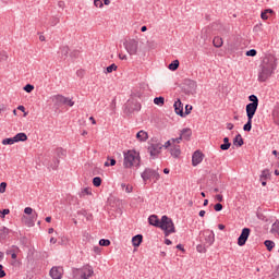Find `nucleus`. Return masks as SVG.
I'll return each instance as SVG.
<instances>
[{"label":"nucleus","mask_w":279,"mask_h":279,"mask_svg":"<svg viewBox=\"0 0 279 279\" xmlns=\"http://www.w3.org/2000/svg\"><path fill=\"white\" fill-rule=\"evenodd\" d=\"M175 248L180 250L181 252H184V246L182 244H178Z\"/></svg>","instance_id":"774afa93"},{"label":"nucleus","mask_w":279,"mask_h":279,"mask_svg":"<svg viewBox=\"0 0 279 279\" xmlns=\"http://www.w3.org/2000/svg\"><path fill=\"white\" fill-rule=\"evenodd\" d=\"M233 145L235 147H243V145H245V142L243 141L241 134L235 135V137L233 138Z\"/></svg>","instance_id":"393cba45"},{"label":"nucleus","mask_w":279,"mask_h":279,"mask_svg":"<svg viewBox=\"0 0 279 279\" xmlns=\"http://www.w3.org/2000/svg\"><path fill=\"white\" fill-rule=\"evenodd\" d=\"M248 102L250 105H253V106H258V96L256 95H251L248 96Z\"/></svg>","instance_id":"f704fd0d"},{"label":"nucleus","mask_w":279,"mask_h":279,"mask_svg":"<svg viewBox=\"0 0 279 279\" xmlns=\"http://www.w3.org/2000/svg\"><path fill=\"white\" fill-rule=\"evenodd\" d=\"M24 213H25V215H33L34 209H33L32 207H26V208L24 209Z\"/></svg>","instance_id":"13d9d810"},{"label":"nucleus","mask_w":279,"mask_h":279,"mask_svg":"<svg viewBox=\"0 0 279 279\" xmlns=\"http://www.w3.org/2000/svg\"><path fill=\"white\" fill-rule=\"evenodd\" d=\"M58 8H61V10H64V1H59Z\"/></svg>","instance_id":"69168bd1"},{"label":"nucleus","mask_w":279,"mask_h":279,"mask_svg":"<svg viewBox=\"0 0 279 279\" xmlns=\"http://www.w3.org/2000/svg\"><path fill=\"white\" fill-rule=\"evenodd\" d=\"M117 64L112 63L111 65L107 66L106 71L107 73H112V71H117Z\"/></svg>","instance_id":"de8ad7c7"},{"label":"nucleus","mask_w":279,"mask_h":279,"mask_svg":"<svg viewBox=\"0 0 279 279\" xmlns=\"http://www.w3.org/2000/svg\"><path fill=\"white\" fill-rule=\"evenodd\" d=\"M77 215H82V217H86L88 215V211H86L85 209H81L77 211Z\"/></svg>","instance_id":"052dcab7"},{"label":"nucleus","mask_w":279,"mask_h":279,"mask_svg":"<svg viewBox=\"0 0 279 279\" xmlns=\"http://www.w3.org/2000/svg\"><path fill=\"white\" fill-rule=\"evenodd\" d=\"M94 252H95V254H101V247H99V246H94Z\"/></svg>","instance_id":"680f3d73"},{"label":"nucleus","mask_w":279,"mask_h":279,"mask_svg":"<svg viewBox=\"0 0 279 279\" xmlns=\"http://www.w3.org/2000/svg\"><path fill=\"white\" fill-rule=\"evenodd\" d=\"M57 158H64L66 156V150L63 148H57L56 149Z\"/></svg>","instance_id":"4c0bfd02"},{"label":"nucleus","mask_w":279,"mask_h":279,"mask_svg":"<svg viewBox=\"0 0 279 279\" xmlns=\"http://www.w3.org/2000/svg\"><path fill=\"white\" fill-rule=\"evenodd\" d=\"M183 90L185 95H193L195 90H197V82L191 80V78H185L183 81Z\"/></svg>","instance_id":"6e6552de"},{"label":"nucleus","mask_w":279,"mask_h":279,"mask_svg":"<svg viewBox=\"0 0 279 279\" xmlns=\"http://www.w3.org/2000/svg\"><path fill=\"white\" fill-rule=\"evenodd\" d=\"M154 104L156 106H165V97L159 96L154 98Z\"/></svg>","instance_id":"72a5a7b5"},{"label":"nucleus","mask_w":279,"mask_h":279,"mask_svg":"<svg viewBox=\"0 0 279 279\" xmlns=\"http://www.w3.org/2000/svg\"><path fill=\"white\" fill-rule=\"evenodd\" d=\"M82 275L81 278L82 279H88L93 276V274H95V271L93 270V266L90 265H85L82 269Z\"/></svg>","instance_id":"f8f14e48"},{"label":"nucleus","mask_w":279,"mask_h":279,"mask_svg":"<svg viewBox=\"0 0 279 279\" xmlns=\"http://www.w3.org/2000/svg\"><path fill=\"white\" fill-rule=\"evenodd\" d=\"M124 49H126L130 56H136L138 53V40L129 39L123 43Z\"/></svg>","instance_id":"423d86ee"},{"label":"nucleus","mask_w":279,"mask_h":279,"mask_svg":"<svg viewBox=\"0 0 279 279\" xmlns=\"http://www.w3.org/2000/svg\"><path fill=\"white\" fill-rule=\"evenodd\" d=\"M180 68V61L179 60H174L172 61L169 65L168 69L170 71H178V69Z\"/></svg>","instance_id":"c756f323"},{"label":"nucleus","mask_w":279,"mask_h":279,"mask_svg":"<svg viewBox=\"0 0 279 279\" xmlns=\"http://www.w3.org/2000/svg\"><path fill=\"white\" fill-rule=\"evenodd\" d=\"M213 43H214V47H216L217 49H219L220 47H223V39L219 36L215 37Z\"/></svg>","instance_id":"c85d7f7f"},{"label":"nucleus","mask_w":279,"mask_h":279,"mask_svg":"<svg viewBox=\"0 0 279 279\" xmlns=\"http://www.w3.org/2000/svg\"><path fill=\"white\" fill-rule=\"evenodd\" d=\"M196 250H197V252H206V245H202V244H198L197 246H196Z\"/></svg>","instance_id":"4d7b16f0"},{"label":"nucleus","mask_w":279,"mask_h":279,"mask_svg":"<svg viewBox=\"0 0 279 279\" xmlns=\"http://www.w3.org/2000/svg\"><path fill=\"white\" fill-rule=\"evenodd\" d=\"M125 110H128L130 114H132V112H138L141 110V102L137 100H131L126 104Z\"/></svg>","instance_id":"9d476101"},{"label":"nucleus","mask_w":279,"mask_h":279,"mask_svg":"<svg viewBox=\"0 0 279 279\" xmlns=\"http://www.w3.org/2000/svg\"><path fill=\"white\" fill-rule=\"evenodd\" d=\"M51 169H53V170H56V169H58V167H60V159H58V157H56L54 159H53V163H51Z\"/></svg>","instance_id":"37998d69"},{"label":"nucleus","mask_w":279,"mask_h":279,"mask_svg":"<svg viewBox=\"0 0 279 279\" xmlns=\"http://www.w3.org/2000/svg\"><path fill=\"white\" fill-rule=\"evenodd\" d=\"M181 138L184 141H191V136H193V131L189 128L183 129L180 134Z\"/></svg>","instance_id":"6ab92c4d"},{"label":"nucleus","mask_w":279,"mask_h":279,"mask_svg":"<svg viewBox=\"0 0 279 279\" xmlns=\"http://www.w3.org/2000/svg\"><path fill=\"white\" fill-rule=\"evenodd\" d=\"M256 110H258V105H246V117L247 119H254L256 114Z\"/></svg>","instance_id":"2eb2a0df"},{"label":"nucleus","mask_w":279,"mask_h":279,"mask_svg":"<svg viewBox=\"0 0 279 279\" xmlns=\"http://www.w3.org/2000/svg\"><path fill=\"white\" fill-rule=\"evenodd\" d=\"M58 23H60V17H59V16H52V17L50 19V25H51L52 27H56V25H58Z\"/></svg>","instance_id":"ea45409f"},{"label":"nucleus","mask_w":279,"mask_h":279,"mask_svg":"<svg viewBox=\"0 0 279 279\" xmlns=\"http://www.w3.org/2000/svg\"><path fill=\"white\" fill-rule=\"evenodd\" d=\"M108 161L105 162V167H114L117 165V159L112 157L107 158Z\"/></svg>","instance_id":"c9c22d12"},{"label":"nucleus","mask_w":279,"mask_h":279,"mask_svg":"<svg viewBox=\"0 0 279 279\" xmlns=\"http://www.w3.org/2000/svg\"><path fill=\"white\" fill-rule=\"evenodd\" d=\"M69 51H70L69 46H61V47L59 48V51H58L59 58H60L61 60H66V58H69Z\"/></svg>","instance_id":"f3484780"},{"label":"nucleus","mask_w":279,"mask_h":279,"mask_svg":"<svg viewBox=\"0 0 279 279\" xmlns=\"http://www.w3.org/2000/svg\"><path fill=\"white\" fill-rule=\"evenodd\" d=\"M136 138L141 143H145V141H147V138H149V134H147V132H145L144 130H141L137 132Z\"/></svg>","instance_id":"5701e85b"},{"label":"nucleus","mask_w":279,"mask_h":279,"mask_svg":"<svg viewBox=\"0 0 279 279\" xmlns=\"http://www.w3.org/2000/svg\"><path fill=\"white\" fill-rule=\"evenodd\" d=\"M173 106L175 114H179V117H184V105L182 104V100L178 99Z\"/></svg>","instance_id":"dca6fc26"},{"label":"nucleus","mask_w":279,"mask_h":279,"mask_svg":"<svg viewBox=\"0 0 279 279\" xmlns=\"http://www.w3.org/2000/svg\"><path fill=\"white\" fill-rule=\"evenodd\" d=\"M256 53H258V51H256V49H251V50L246 51L245 56L254 58V57H256Z\"/></svg>","instance_id":"49530a36"},{"label":"nucleus","mask_w":279,"mask_h":279,"mask_svg":"<svg viewBox=\"0 0 279 279\" xmlns=\"http://www.w3.org/2000/svg\"><path fill=\"white\" fill-rule=\"evenodd\" d=\"M51 101L53 102V107L57 110L58 108H62V106H69L70 108H73V106H75V101L60 94L52 96Z\"/></svg>","instance_id":"20e7f679"},{"label":"nucleus","mask_w":279,"mask_h":279,"mask_svg":"<svg viewBox=\"0 0 279 279\" xmlns=\"http://www.w3.org/2000/svg\"><path fill=\"white\" fill-rule=\"evenodd\" d=\"M170 154L173 156V158H180V154H182V150H180V145H174L170 148Z\"/></svg>","instance_id":"b1692460"},{"label":"nucleus","mask_w":279,"mask_h":279,"mask_svg":"<svg viewBox=\"0 0 279 279\" xmlns=\"http://www.w3.org/2000/svg\"><path fill=\"white\" fill-rule=\"evenodd\" d=\"M70 58L72 60H77V58H80V50H73L72 52H70Z\"/></svg>","instance_id":"79ce46f5"},{"label":"nucleus","mask_w":279,"mask_h":279,"mask_svg":"<svg viewBox=\"0 0 279 279\" xmlns=\"http://www.w3.org/2000/svg\"><path fill=\"white\" fill-rule=\"evenodd\" d=\"M265 247L267 248L268 252H271V250H274V247H276V243L271 240H266L264 242Z\"/></svg>","instance_id":"7c9ffc66"},{"label":"nucleus","mask_w":279,"mask_h":279,"mask_svg":"<svg viewBox=\"0 0 279 279\" xmlns=\"http://www.w3.org/2000/svg\"><path fill=\"white\" fill-rule=\"evenodd\" d=\"M244 132H252V118H247V122L243 126Z\"/></svg>","instance_id":"473e14b6"},{"label":"nucleus","mask_w":279,"mask_h":279,"mask_svg":"<svg viewBox=\"0 0 279 279\" xmlns=\"http://www.w3.org/2000/svg\"><path fill=\"white\" fill-rule=\"evenodd\" d=\"M160 230H163L165 236H169V234H175V225L173 220L168 216H162L159 225Z\"/></svg>","instance_id":"7ed1b4c3"},{"label":"nucleus","mask_w":279,"mask_h":279,"mask_svg":"<svg viewBox=\"0 0 279 279\" xmlns=\"http://www.w3.org/2000/svg\"><path fill=\"white\" fill-rule=\"evenodd\" d=\"M214 209L216 210V213H221V210H223V205L221 203H217L214 206Z\"/></svg>","instance_id":"09e8293b"},{"label":"nucleus","mask_w":279,"mask_h":279,"mask_svg":"<svg viewBox=\"0 0 279 279\" xmlns=\"http://www.w3.org/2000/svg\"><path fill=\"white\" fill-rule=\"evenodd\" d=\"M160 221L161 219H159L156 215H150L148 217V223L149 226H154V228H160Z\"/></svg>","instance_id":"a211bd4d"},{"label":"nucleus","mask_w":279,"mask_h":279,"mask_svg":"<svg viewBox=\"0 0 279 279\" xmlns=\"http://www.w3.org/2000/svg\"><path fill=\"white\" fill-rule=\"evenodd\" d=\"M13 137L15 138V143H25V141H27V134L25 133H17Z\"/></svg>","instance_id":"bb28decb"},{"label":"nucleus","mask_w":279,"mask_h":279,"mask_svg":"<svg viewBox=\"0 0 279 279\" xmlns=\"http://www.w3.org/2000/svg\"><path fill=\"white\" fill-rule=\"evenodd\" d=\"M83 195H93V192H90V189L89 187H85L83 191H82Z\"/></svg>","instance_id":"bf43d9fd"},{"label":"nucleus","mask_w":279,"mask_h":279,"mask_svg":"<svg viewBox=\"0 0 279 279\" xmlns=\"http://www.w3.org/2000/svg\"><path fill=\"white\" fill-rule=\"evenodd\" d=\"M141 243H143V234H136L132 238L133 247H141Z\"/></svg>","instance_id":"4be33fe9"},{"label":"nucleus","mask_w":279,"mask_h":279,"mask_svg":"<svg viewBox=\"0 0 279 279\" xmlns=\"http://www.w3.org/2000/svg\"><path fill=\"white\" fill-rule=\"evenodd\" d=\"M251 232H252L251 228L242 229V232H241L240 236L238 238V245L240 247H243V245H245V243H247V239H250Z\"/></svg>","instance_id":"1a4fd4ad"},{"label":"nucleus","mask_w":279,"mask_h":279,"mask_svg":"<svg viewBox=\"0 0 279 279\" xmlns=\"http://www.w3.org/2000/svg\"><path fill=\"white\" fill-rule=\"evenodd\" d=\"M14 143H16L14 137H8L2 141V145H14Z\"/></svg>","instance_id":"58836bf2"},{"label":"nucleus","mask_w":279,"mask_h":279,"mask_svg":"<svg viewBox=\"0 0 279 279\" xmlns=\"http://www.w3.org/2000/svg\"><path fill=\"white\" fill-rule=\"evenodd\" d=\"M148 145L149 146L147 147V151L153 160H156V158H158L162 151V144L151 140V143H148Z\"/></svg>","instance_id":"39448f33"},{"label":"nucleus","mask_w":279,"mask_h":279,"mask_svg":"<svg viewBox=\"0 0 279 279\" xmlns=\"http://www.w3.org/2000/svg\"><path fill=\"white\" fill-rule=\"evenodd\" d=\"M193 110V106L186 105L185 106V112H183L184 117L189 116V113Z\"/></svg>","instance_id":"3c124183"},{"label":"nucleus","mask_w":279,"mask_h":279,"mask_svg":"<svg viewBox=\"0 0 279 279\" xmlns=\"http://www.w3.org/2000/svg\"><path fill=\"white\" fill-rule=\"evenodd\" d=\"M278 68L276 57H265L259 65L258 82H267L270 75H274V71Z\"/></svg>","instance_id":"f257e3e1"},{"label":"nucleus","mask_w":279,"mask_h":279,"mask_svg":"<svg viewBox=\"0 0 279 279\" xmlns=\"http://www.w3.org/2000/svg\"><path fill=\"white\" fill-rule=\"evenodd\" d=\"M216 199H217V202H223V195L217 194Z\"/></svg>","instance_id":"e2e57ef3"},{"label":"nucleus","mask_w":279,"mask_h":279,"mask_svg":"<svg viewBox=\"0 0 279 279\" xmlns=\"http://www.w3.org/2000/svg\"><path fill=\"white\" fill-rule=\"evenodd\" d=\"M8 234H10V229L5 227L0 229V241H5V239H8Z\"/></svg>","instance_id":"cd10ccee"},{"label":"nucleus","mask_w":279,"mask_h":279,"mask_svg":"<svg viewBox=\"0 0 279 279\" xmlns=\"http://www.w3.org/2000/svg\"><path fill=\"white\" fill-rule=\"evenodd\" d=\"M124 169H132V167H141V156L134 150H128L124 153Z\"/></svg>","instance_id":"f03ea898"},{"label":"nucleus","mask_w":279,"mask_h":279,"mask_svg":"<svg viewBox=\"0 0 279 279\" xmlns=\"http://www.w3.org/2000/svg\"><path fill=\"white\" fill-rule=\"evenodd\" d=\"M23 90H25V93H32L34 90V85L32 84H26L24 87H23Z\"/></svg>","instance_id":"a18cd8bd"},{"label":"nucleus","mask_w":279,"mask_h":279,"mask_svg":"<svg viewBox=\"0 0 279 279\" xmlns=\"http://www.w3.org/2000/svg\"><path fill=\"white\" fill-rule=\"evenodd\" d=\"M19 252H21V248L19 246L13 245L12 248L7 251V254L11 256L13 260H16Z\"/></svg>","instance_id":"aec40b11"},{"label":"nucleus","mask_w":279,"mask_h":279,"mask_svg":"<svg viewBox=\"0 0 279 279\" xmlns=\"http://www.w3.org/2000/svg\"><path fill=\"white\" fill-rule=\"evenodd\" d=\"M267 180H271V172L269 169H264L259 175V182H262V186H267Z\"/></svg>","instance_id":"9b49d317"},{"label":"nucleus","mask_w":279,"mask_h":279,"mask_svg":"<svg viewBox=\"0 0 279 279\" xmlns=\"http://www.w3.org/2000/svg\"><path fill=\"white\" fill-rule=\"evenodd\" d=\"M267 14H268L267 12L262 11V13H260V19H262L263 21H267V19H269V15H267Z\"/></svg>","instance_id":"6e6d98bb"},{"label":"nucleus","mask_w":279,"mask_h":279,"mask_svg":"<svg viewBox=\"0 0 279 279\" xmlns=\"http://www.w3.org/2000/svg\"><path fill=\"white\" fill-rule=\"evenodd\" d=\"M5 215H10V209H3L0 211L1 219H5Z\"/></svg>","instance_id":"864d4df0"},{"label":"nucleus","mask_w":279,"mask_h":279,"mask_svg":"<svg viewBox=\"0 0 279 279\" xmlns=\"http://www.w3.org/2000/svg\"><path fill=\"white\" fill-rule=\"evenodd\" d=\"M5 189H8V183L5 182H1L0 183V193H4Z\"/></svg>","instance_id":"603ef678"},{"label":"nucleus","mask_w":279,"mask_h":279,"mask_svg":"<svg viewBox=\"0 0 279 279\" xmlns=\"http://www.w3.org/2000/svg\"><path fill=\"white\" fill-rule=\"evenodd\" d=\"M162 147H165L166 149H168V147H171V141H167L165 145H162Z\"/></svg>","instance_id":"0e129e2a"},{"label":"nucleus","mask_w":279,"mask_h":279,"mask_svg":"<svg viewBox=\"0 0 279 279\" xmlns=\"http://www.w3.org/2000/svg\"><path fill=\"white\" fill-rule=\"evenodd\" d=\"M63 271L62 267L54 266L50 269L49 274L52 279H62Z\"/></svg>","instance_id":"ddd939ff"},{"label":"nucleus","mask_w":279,"mask_h":279,"mask_svg":"<svg viewBox=\"0 0 279 279\" xmlns=\"http://www.w3.org/2000/svg\"><path fill=\"white\" fill-rule=\"evenodd\" d=\"M230 147H232V143H230V138L225 137L223 138V144L220 145V149L222 151H228V149H230Z\"/></svg>","instance_id":"a878e982"},{"label":"nucleus","mask_w":279,"mask_h":279,"mask_svg":"<svg viewBox=\"0 0 279 279\" xmlns=\"http://www.w3.org/2000/svg\"><path fill=\"white\" fill-rule=\"evenodd\" d=\"M118 57L120 60H128V56H125V54L119 53Z\"/></svg>","instance_id":"338daca9"},{"label":"nucleus","mask_w":279,"mask_h":279,"mask_svg":"<svg viewBox=\"0 0 279 279\" xmlns=\"http://www.w3.org/2000/svg\"><path fill=\"white\" fill-rule=\"evenodd\" d=\"M99 245H100L101 247H108V246H110V240H108V239H101V240H99Z\"/></svg>","instance_id":"a19ab883"},{"label":"nucleus","mask_w":279,"mask_h":279,"mask_svg":"<svg viewBox=\"0 0 279 279\" xmlns=\"http://www.w3.org/2000/svg\"><path fill=\"white\" fill-rule=\"evenodd\" d=\"M8 60V52L3 51L0 53V62H5Z\"/></svg>","instance_id":"8fccbe9b"},{"label":"nucleus","mask_w":279,"mask_h":279,"mask_svg":"<svg viewBox=\"0 0 279 279\" xmlns=\"http://www.w3.org/2000/svg\"><path fill=\"white\" fill-rule=\"evenodd\" d=\"M93 184H94L96 187L101 186V179H100V177H95V178L93 179Z\"/></svg>","instance_id":"c03bdc74"},{"label":"nucleus","mask_w":279,"mask_h":279,"mask_svg":"<svg viewBox=\"0 0 279 279\" xmlns=\"http://www.w3.org/2000/svg\"><path fill=\"white\" fill-rule=\"evenodd\" d=\"M142 179L144 182H147V180H154L155 182H158L160 180V173L158 171L151 169V168H146L144 172L142 173Z\"/></svg>","instance_id":"0eeeda50"},{"label":"nucleus","mask_w":279,"mask_h":279,"mask_svg":"<svg viewBox=\"0 0 279 279\" xmlns=\"http://www.w3.org/2000/svg\"><path fill=\"white\" fill-rule=\"evenodd\" d=\"M38 219V214H34L29 220L27 221V226H29V228H33V226H35L36 220Z\"/></svg>","instance_id":"2f4dec72"},{"label":"nucleus","mask_w":279,"mask_h":279,"mask_svg":"<svg viewBox=\"0 0 279 279\" xmlns=\"http://www.w3.org/2000/svg\"><path fill=\"white\" fill-rule=\"evenodd\" d=\"M94 5L96 8H104V2H101V0H94Z\"/></svg>","instance_id":"5fc2aeb1"},{"label":"nucleus","mask_w":279,"mask_h":279,"mask_svg":"<svg viewBox=\"0 0 279 279\" xmlns=\"http://www.w3.org/2000/svg\"><path fill=\"white\" fill-rule=\"evenodd\" d=\"M202 160H204V155L202 154V151L201 150L194 151V154L192 155L193 167H197V165H199Z\"/></svg>","instance_id":"4468645a"},{"label":"nucleus","mask_w":279,"mask_h":279,"mask_svg":"<svg viewBox=\"0 0 279 279\" xmlns=\"http://www.w3.org/2000/svg\"><path fill=\"white\" fill-rule=\"evenodd\" d=\"M270 232H271V234H279V220H277V221L272 225V227H271V229H270Z\"/></svg>","instance_id":"e433bc0d"},{"label":"nucleus","mask_w":279,"mask_h":279,"mask_svg":"<svg viewBox=\"0 0 279 279\" xmlns=\"http://www.w3.org/2000/svg\"><path fill=\"white\" fill-rule=\"evenodd\" d=\"M215 243V233L211 231L208 235H205V247H210Z\"/></svg>","instance_id":"412c9836"}]
</instances>
